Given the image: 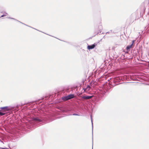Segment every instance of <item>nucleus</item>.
<instances>
[{
  "mask_svg": "<svg viewBox=\"0 0 149 149\" xmlns=\"http://www.w3.org/2000/svg\"><path fill=\"white\" fill-rule=\"evenodd\" d=\"M32 122L34 124L38 125L43 122V120L41 118L38 117H33L32 118Z\"/></svg>",
  "mask_w": 149,
  "mask_h": 149,
  "instance_id": "1",
  "label": "nucleus"
},
{
  "mask_svg": "<svg viewBox=\"0 0 149 149\" xmlns=\"http://www.w3.org/2000/svg\"><path fill=\"white\" fill-rule=\"evenodd\" d=\"M74 97V95L73 94H70L67 96H65L62 98V99L64 100H67L73 98Z\"/></svg>",
  "mask_w": 149,
  "mask_h": 149,
  "instance_id": "2",
  "label": "nucleus"
},
{
  "mask_svg": "<svg viewBox=\"0 0 149 149\" xmlns=\"http://www.w3.org/2000/svg\"><path fill=\"white\" fill-rule=\"evenodd\" d=\"M13 107L10 106H6L5 107H1L0 109L2 110H5L6 111H10L13 109Z\"/></svg>",
  "mask_w": 149,
  "mask_h": 149,
  "instance_id": "3",
  "label": "nucleus"
},
{
  "mask_svg": "<svg viewBox=\"0 0 149 149\" xmlns=\"http://www.w3.org/2000/svg\"><path fill=\"white\" fill-rule=\"evenodd\" d=\"M97 45V44L94 43L92 45H88V49H92L94 48Z\"/></svg>",
  "mask_w": 149,
  "mask_h": 149,
  "instance_id": "4",
  "label": "nucleus"
},
{
  "mask_svg": "<svg viewBox=\"0 0 149 149\" xmlns=\"http://www.w3.org/2000/svg\"><path fill=\"white\" fill-rule=\"evenodd\" d=\"M93 97L92 96H83L82 97V98L87 100L89 99H91Z\"/></svg>",
  "mask_w": 149,
  "mask_h": 149,
  "instance_id": "5",
  "label": "nucleus"
},
{
  "mask_svg": "<svg viewBox=\"0 0 149 149\" xmlns=\"http://www.w3.org/2000/svg\"><path fill=\"white\" fill-rule=\"evenodd\" d=\"M134 40H132V44L130 45L127 46L126 48V49L127 50H128L130 49L131 47L133 45L134 43Z\"/></svg>",
  "mask_w": 149,
  "mask_h": 149,
  "instance_id": "6",
  "label": "nucleus"
},
{
  "mask_svg": "<svg viewBox=\"0 0 149 149\" xmlns=\"http://www.w3.org/2000/svg\"><path fill=\"white\" fill-rule=\"evenodd\" d=\"M98 29L99 31V33H101V31L102 29V26L101 23H100L99 25ZM99 33V32L98 33Z\"/></svg>",
  "mask_w": 149,
  "mask_h": 149,
  "instance_id": "7",
  "label": "nucleus"
},
{
  "mask_svg": "<svg viewBox=\"0 0 149 149\" xmlns=\"http://www.w3.org/2000/svg\"><path fill=\"white\" fill-rule=\"evenodd\" d=\"M90 87L88 85L87 87L85 89H84V91H88L90 90Z\"/></svg>",
  "mask_w": 149,
  "mask_h": 149,
  "instance_id": "8",
  "label": "nucleus"
},
{
  "mask_svg": "<svg viewBox=\"0 0 149 149\" xmlns=\"http://www.w3.org/2000/svg\"><path fill=\"white\" fill-rule=\"evenodd\" d=\"M5 114V113H2L0 111V115L1 116H3Z\"/></svg>",
  "mask_w": 149,
  "mask_h": 149,
  "instance_id": "9",
  "label": "nucleus"
},
{
  "mask_svg": "<svg viewBox=\"0 0 149 149\" xmlns=\"http://www.w3.org/2000/svg\"><path fill=\"white\" fill-rule=\"evenodd\" d=\"M7 14L6 13H5V14H4L3 15H2L0 17H3L4 16H6V15Z\"/></svg>",
  "mask_w": 149,
  "mask_h": 149,
  "instance_id": "10",
  "label": "nucleus"
},
{
  "mask_svg": "<svg viewBox=\"0 0 149 149\" xmlns=\"http://www.w3.org/2000/svg\"><path fill=\"white\" fill-rule=\"evenodd\" d=\"M91 123H92V128H93V121H92V115H91Z\"/></svg>",
  "mask_w": 149,
  "mask_h": 149,
  "instance_id": "11",
  "label": "nucleus"
},
{
  "mask_svg": "<svg viewBox=\"0 0 149 149\" xmlns=\"http://www.w3.org/2000/svg\"><path fill=\"white\" fill-rule=\"evenodd\" d=\"M73 115V116H79V114H76V113H73V114H72Z\"/></svg>",
  "mask_w": 149,
  "mask_h": 149,
  "instance_id": "12",
  "label": "nucleus"
},
{
  "mask_svg": "<svg viewBox=\"0 0 149 149\" xmlns=\"http://www.w3.org/2000/svg\"><path fill=\"white\" fill-rule=\"evenodd\" d=\"M11 18L12 19H14L15 20H16L15 19H14V18Z\"/></svg>",
  "mask_w": 149,
  "mask_h": 149,
  "instance_id": "13",
  "label": "nucleus"
},
{
  "mask_svg": "<svg viewBox=\"0 0 149 149\" xmlns=\"http://www.w3.org/2000/svg\"><path fill=\"white\" fill-rule=\"evenodd\" d=\"M109 33V32H107L106 33Z\"/></svg>",
  "mask_w": 149,
  "mask_h": 149,
  "instance_id": "14",
  "label": "nucleus"
},
{
  "mask_svg": "<svg viewBox=\"0 0 149 149\" xmlns=\"http://www.w3.org/2000/svg\"><path fill=\"white\" fill-rule=\"evenodd\" d=\"M148 63H149L148 65L149 66V62Z\"/></svg>",
  "mask_w": 149,
  "mask_h": 149,
  "instance_id": "15",
  "label": "nucleus"
},
{
  "mask_svg": "<svg viewBox=\"0 0 149 149\" xmlns=\"http://www.w3.org/2000/svg\"><path fill=\"white\" fill-rule=\"evenodd\" d=\"M93 146L92 147V149H93Z\"/></svg>",
  "mask_w": 149,
  "mask_h": 149,
  "instance_id": "16",
  "label": "nucleus"
}]
</instances>
